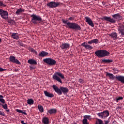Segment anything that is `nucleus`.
Here are the masks:
<instances>
[{"instance_id": "nucleus-36", "label": "nucleus", "mask_w": 124, "mask_h": 124, "mask_svg": "<svg viewBox=\"0 0 124 124\" xmlns=\"http://www.w3.org/2000/svg\"><path fill=\"white\" fill-rule=\"evenodd\" d=\"M18 45L21 46V47H24V44H23V42L21 41H18Z\"/></svg>"}, {"instance_id": "nucleus-28", "label": "nucleus", "mask_w": 124, "mask_h": 124, "mask_svg": "<svg viewBox=\"0 0 124 124\" xmlns=\"http://www.w3.org/2000/svg\"><path fill=\"white\" fill-rule=\"evenodd\" d=\"M38 108L41 113H43V112H44V108H43V107L42 106H38Z\"/></svg>"}, {"instance_id": "nucleus-8", "label": "nucleus", "mask_w": 124, "mask_h": 124, "mask_svg": "<svg viewBox=\"0 0 124 124\" xmlns=\"http://www.w3.org/2000/svg\"><path fill=\"white\" fill-rule=\"evenodd\" d=\"M61 4H62L61 2L51 1L47 3L46 5L49 8H56V7H58Z\"/></svg>"}, {"instance_id": "nucleus-42", "label": "nucleus", "mask_w": 124, "mask_h": 124, "mask_svg": "<svg viewBox=\"0 0 124 124\" xmlns=\"http://www.w3.org/2000/svg\"><path fill=\"white\" fill-rule=\"evenodd\" d=\"M5 69H2L0 67V72H1L2 71H5Z\"/></svg>"}, {"instance_id": "nucleus-26", "label": "nucleus", "mask_w": 124, "mask_h": 124, "mask_svg": "<svg viewBox=\"0 0 124 124\" xmlns=\"http://www.w3.org/2000/svg\"><path fill=\"white\" fill-rule=\"evenodd\" d=\"M3 97H4L2 96V95H0V102L3 104H5V100H4Z\"/></svg>"}, {"instance_id": "nucleus-12", "label": "nucleus", "mask_w": 124, "mask_h": 124, "mask_svg": "<svg viewBox=\"0 0 124 124\" xmlns=\"http://www.w3.org/2000/svg\"><path fill=\"white\" fill-rule=\"evenodd\" d=\"M60 47L62 50H68L70 47V44L66 43H62Z\"/></svg>"}, {"instance_id": "nucleus-41", "label": "nucleus", "mask_w": 124, "mask_h": 124, "mask_svg": "<svg viewBox=\"0 0 124 124\" xmlns=\"http://www.w3.org/2000/svg\"><path fill=\"white\" fill-rule=\"evenodd\" d=\"M16 112H17L18 113H20V114H22L23 110H20V109H16Z\"/></svg>"}, {"instance_id": "nucleus-15", "label": "nucleus", "mask_w": 124, "mask_h": 124, "mask_svg": "<svg viewBox=\"0 0 124 124\" xmlns=\"http://www.w3.org/2000/svg\"><path fill=\"white\" fill-rule=\"evenodd\" d=\"M38 56L39 57H41L42 58H44V57H48L49 56V53L44 51H42L39 53Z\"/></svg>"}, {"instance_id": "nucleus-30", "label": "nucleus", "mask_w": 124, "mask_h": 124, "mask_svg": "<svg viewBox=\"0 0 124 124\" xmlns=\"http://www.w3.org/2000/svg\"><path fill=\"white\" fill-rule=\"evenodd\" d=\"M0 7H6V5L3 3V1L0 0Z\"/></svg>"}, {"instance_id": "nucleus-33", "label": "nucleus", "mask_w": 124, "mask_h": 124, "mask_svg": "<svg viewBox=\"0 0 124 124\" xmlns=\"http://www.w3.org/2000/svg\"><path fill=\"white\" fill-rule=\"evenodd\" d=\"M93 43H95V44H97L98 43V40L97 39H94L92 40Z\"/></svg>"}, {"instance_id": "nucleus-23", "label": "nucleus", "mask_w": 124, "mask_h": 124, "mask_svg": "<svg viewBox=\"0 0 124 124\" xmlns=\"http://www.w3.org/2000/svg\"><path fill=\"white\" fill-rule=\"evenodd\" d=\"M103 63H110V62H113V61L110 59H103L102 60Z\"/></svg>"}, {"instance_id": "nucleus-25", "label": "nucleus", "mask_w": 124, "mask_h": 124, "mask_svg": "<svg viewBox=\"0 0 124 124\" xmlns=\"http://www.w3.org/2000/svg\"><path fill=\"white\" fill-rule=\"evenodd\" d=\"M25 11L24 9H23L22 8H20L17 9V10L16 12V14H17V15H19L21 12H24Z\"/></svg>"}, {"instance_id": "nucleus-44", "label": "nucleus", "mask_w": 124, "mask_h": 124, "mask_svg": "<svg viewBox=\"0 0 124 124\" xmlns=\"http://www.w3.org/2000/svg\"><path fill=\"white\" fill-rule=\"evenodd\" d=\"M88 44H93V40H92L91 41H89L88 42Z\"/></svg>"}, {"instance_id": "nucleus-4", "label": "nucleus", "mask_w": 124, "mask_h": 124, "mask_svg": "<svg viewBox=\"0 0 124 124\" xmlns=\"http://www.w3.org/2000/svg\"><path fill=\"white\" fill-rule=\"evenodd\" d=\"M95 54L98 58H104V57L110 56V52L105 49H101L96 50Z\"/></svg>"}, {"instance_id": "nucleus-48", "label": "nucleus", "mask_w": 124, "mask_h": 124, "mask_svg": "<svg viewBox=\"0 0 124 124\" xmlns=\"http://www.w3.org/2000/svg\"><path fill=\"white\" fill-rule=\"evenodd\" d=\"M21 123L22 124H25V123L24 122V121H21Z\"/></svg>"}, {"instance_id": "nucleus-6", "label": "nucleus", "mask_w": 124, "mask_h": 124, "mask_svg": "<svg viewBox=\"0 0 124 124\" xmlns=\"http://www.w3.org/2000/svg\"><path fill=\"white\" fill-rule=\"evenodd\" d=\"M32 19L31 22L35 25H38L39 23L42 22V18L39 16H37L35 14L31 15Z\"/></svg>"}, {"instance_id": "nucleus-38", "label": "nucleus", "mask_w": 124, "mask_h": 124, "mask_svg": "<svg viewBox=\"0 0 124 124\" xmlns=\"http://www.w3.org/2000/svg\"><path fill=\"white\" fill-rule=\"evenodd\" d=\"M27 103L28 104H30V105H31V99H28L27 100Z\"/></svg>"}, {"instance_id": "nucleus-46", "label": "nucleus", "mask_w": 124, "mask_h": 124, "mask_svg": "<svg viewBox=\"0 0 124 124\" xmlns=\"http://www.w3.org/2000/svg\"><path fill=\"white\" fill-rule=\"evenodd\" d=\"M21 114H22V115H27V113L23 111V110H22V112H21Z\"/></svg>"}, {"instance_id": "nucleus-20", "label": "nucleus", "mask_w": 124, "mask_h": 124, "mask_svg": "<svg viewBox=\"0 0 124 124\" xmlns=\"http://www.w3.org/2000/svg\"><path fill=\"white\" fill-rule=\"evenodd\" d=\"M109 35L113 38L114 40H116L118 38V33L116 32H112Z\"/></svg>"}, {"instance_id": "nucleus-43", "label": "nucleus", "mask_w": 124, "mask_h": 124, "mask_svg": "<svg viewBox=\"0 0 124 124\" xmlns=\"http://www.w3.org/2000/svg\"><path fill=\"white\" fill-rule=\"evenodd\" d=\"M28 63L31 64V59L28 60Z\"/></svg>"}, {"instance_id": "nucleus-24", "label": "nucleus", "mask_w": 124, "mask_h": 124, "mask_svg": "<svg viewBox=\"0 0 124 124\" xmlns=\"http://www.w3.org/2000/svg\"><path fill=\"white\" fill-rule=\"evenodd\" d=\"M42 123L44 124H49V118L48 117H44L42 120Z\"/></svg>"}, {"instance_id": "nucleus-16", "label": "nucleus", "mask_w": 124, "mask_h": 124, "mask_svg": "<svg viewBox=\"0 0 124 124\" xmlns=\"http://www.w3.org/2000/svg\"><path fill=\"white\" fill-rule=\"evenodd\" d=\"M119 33H120L122 36H124V26L121 25L118 28Z\"/></svg>"}, {"instance_id": "nucleus-29", "label": "nucleus", "mask_w": 124, "mask_h": 124, "mask_svg": "<svg viewBox=\"0 0 124 124\" xmlns=\"http://www.w3.org/2000/svg\"><path fill=\"white\" fill-rule=\"evenodd\" d=\"M84 119H86V120H89L91 121L92 120V116L91 115H84L83 116Z\"/></svg>"}, {"instance_id": "nucleus-39", "label": "nucleus", "mask_w": 124, "mask_h": 124, "mask_svg": "<svg viewBox=\"0 0 124 124\" xmlns=\"http://www.w3.org/2000/svg\"><path fill=\"white\" fill-rule=\"evenodd\" d=\"M31 52H33V53H34L35 55H37V51L34 50V49L31 48Z\"/></svg>"}, {"instance_id": "nucleus-11", "label": "nucleus", "mask_w": 124, "mask_h": 124, "mask_svg": "<svg viewBox=\"0 0 124 124\" xmlns=\"http://www.w3.org/2000/svg\"><path fill=\"white\" fill-rule=\"evenodd\" d=\"M9 61L11 62H13V63H16V64H18L19 65H20L21 62L18 60V59H16L15 57L13 56H10L9 58Z\"/></svg>"}, {"instance_id": "nucleus-32", "label": "nucleus", "mask_w": 124, "mask_h": 124, "mask_svg": "<svg viewBox=\"0 0 124 124\" xmlns=\"http://www.w3.org/2000/svg\"><path fill=\"white\" fill-rule=\"evenodd\" d=\"M82 124H89V122H88V119L84 118L82 120Z\"/></svg>"}, {"instance_id": "nucleus-47", "label": "nucleus", "mask_w": 124, "mask_h": 124, "mask_svg": "<svg viewBox=\"0 0 124 124\" xmlns=\"http://www.w3.org/2000/svg\"><path fill=\"white\" fill-rule=\"evenodd\" d=\"M34 101L33 99H31V105L33 104Z\"/></svg>"}, {"instance_id": "nucleus-51", "label": "nucleus", "mask_w": 124, "mask_h": 124, "mask_svg": "<svg viewBox=\"0 0 124 124\" xmlns=\"http://www.w3.org/2000/svg\"><path fill=\"white\" fill-rule=\"evenodd\" d=\"M1 42V39L0 38V43Z\"/></svg>"}, {"instance_id": "nucleus-49", "label": "nucleus", "mask_w": 124, "mask_h": 124, "mask_svg": "<svg viewBox=\"0 0 124 124\" xmlns=\"http://www.w3.org/2000/svg\"><path fill=\"white\" fill-rule=\"evenodd\" d=\"M6 112H9V109H8V108L6 109Z\"/></svg>"}, {"instance_id": "nucleus-19", "label": "nucleus", "mask_w": 124, "mask_h": 124, "mask_svg": "<svg viewBox=\"0 0 124 124\" xmlns=\"http://www.w3.org/2000/svg\"><path fill=\"white\" fill-rule=\"evenodd\" d=\"M11 37L14 39H16V40H18V39H19V36L17 33H12L11 35Z\"/></svg>"}, {"instance_id": "nucleus-2", "label": "nucleus", "mask_w": 124, "mask_h": 124, "mask_svg": "<svg viewBox=\"0 0 124 124\" xmlns=\"http://www.w3.org/2000/svg\"><path fill=\"white\" fill-rule=\"evenodd\" d=\"M52 88L53 90H54L55 93H57L59 95H62V93L63 94H65V93H67L69 90H68V88L67 87H60V88H59L58 86L56 85H53Z\"/></svg>"}, {"instance_id": "nucleus-27", "label": "nucleus", "mask_w": 124, "mask_h": 124, "mask_svg": "<svg viewBox=\"0 0 124 124\" xmlns=\"http://www.w3.org/2000/svg\"><path fill=\"white\" fill-rule=\"evenodd\" d=\"M31 64H32V66H31V68L32 69L33 68H35V66H32V64H34L35 65H36V64H37V62H36V61L31 59Z\"/></svg>"}, {"instance_id": "nucleus-9", "label": "nucleus", "mask_w": 124, "mask_h": 124, "mask_svg": "<svg viewBox=\"0 0 124 124\" xmlns=\"http://www.w3.org/2000/svg\"><path fill=\"white\" fill-rule=\"evenodd\" d=\"M110 113H109V111L108 110H106L105 111H103V112H99L97 114V116L99 117V118H101V119H106Z\"/></svg>"}, {"instance_id": "nucleus-10", "label": "nucleus", "mask_w": 124, "mask_h": 124, "mask_svg": "<svg viewBox=\"0 0 124 124\" xmlns=\"http://www.w3.org/2000/svg\"><path fill=\"white\" fill-rule=\"evenodd\" d=\"M0 16L2 19L6 20L8 18V12L2 9H0Z\"/></svg>"}, {"instance_id": "nucleus-21", "label": "nucleus", "mask_w": 124, "mask_h": 124, "mask_svg": "<svg viewBox=\"0 0 124 124\" xmlns=\"http://www.w3.org/2000/svg\"><path fill=\"white\" fill-rule=\"evenodd\" d=\"M106 76H108L111 80H114V79L116 78V77H114L113 74L107 72Z\"/></svg>"}, {"instance_id": "nucleus-13", "label": "nucleus", "mask_w": 124, "mask_h": 124, "mask_svg": "<svg viewBox=\"0 0 124 124\" xmlns=\"http://www.w3.org/2000/svg\"><path fill=\"white\" fill-rule=\"evenodd\" d=\"M85 21L86 23H88V24L91 26V27H94V24H93V20H92V19L91 18L86 16L85 17Z\"/></svg>"}, {"instance_id": "nucleus-50", "label": "nucleus", "mask_w": 124, "mask_h": 124, "mask_svg": "<svg viewBox=\"0 0 124 124\" xmlns=\"http://www.w3.org/2000/svg\"><path fill=\"white\" fill-rule=\"evenodd\" d=\"M3 105V104H1V103H0V106H2Z\"/></svg>"}, {"instance_id": "nucleus-34", "label": "nucleus", "mask_w": 124, "mask_h": 124, "mask_svg": "<svg viewBox=\"0 0 124 124\" xmlns=\"http://www.w3.org/2000/svg\"><path fill=\"white\" fill-rule=\"evenodd\" d=\"M2 108H3V109H8V107H7V104H5L4 105H2Z\"/></svg>"}, {"instance_id": "nucleus-22", "label": "nucleus", "mask_w": 124, "mask_h": 124, "mask_svg": "<svg viewBox=\"0 0 124 124\" xmlns=\"http://www.w3.org/2000/svg\"><path fill=\"white\" fill-rule=\"evenodd\" d=\"M48 113L50 114H57V109L56 108H51L48 110Z\"/></svg>"}, {"instance_id": "nucleus-40", "label": "nucleus", "mask_w": 124, "mask_h": 124, "mask_svg": "<svg viewBox=\"0 0 124 124\" xmlns=\"http://www.w3.org/2000/svg\"><path fill=\"white\" fill-rule=\"evenodd\" d=\"M0 116H5V113L4 112L0 111Z\"/></svg>"}, {"instance_id": "nucleus-53", "label": "nucleus", "mask_w": 124, "mask_h": 124, "mask_svg": "<svg viewBox=\"0 0 124 124\" xmlns=\"http://www.w3.org/2000/svg\"><path fill=\"white\" fill-rule=\"evenodd\" d=\"M116 71H119V70H117Z\"/></svg>"}, {"instance_id": "nucleus-35", "label": "nucleus", "mask_w": 124, "mask_h": 124, "mask_svg": "<svg viewBox=\"0 0 124 124\" xmlns=\"http://www.w3.org/2000/svg\"><path fill=\"white\" fill-rule=\"evenodd\" d=\"M14 20H9L8 21V23H9V24H11V25H13V24H14Z\"/></svg>"}, {"instance_id": "nucleus-18", "label": "nucleus", "mask_w": 124, "mask_h": 124, "mask_svg": "<svg viewBox=\"0 0 124 124\" xmlns=\"http://www.w3.org/2000/svg\"><path fill=\"white\" fill-rule=\"evenodd\" d=\"M44 94L46 97H50L52 98V97H54V94L50 93V92H47V91H44Z\"/></svg>"}, {"instance_id": "nucleus-5", "label": "nucleus", "mask_w": 124, "mask_h": 124, "mask_svg": "<svg viewBox=\"0 0 124 124\" xmlns=\"http://www.w3.org/2000/svg\"><path fill=\"white\" fill-rule=\"evenodd\" d=\"M60 77H61V79H64V76L62 74L61 72H56L53 75L52 78L53 80H55L61 84H62V81Z\"/></svg>"}, {"instance_id": "nucleus-37", "label": "nucleus", "mask_w": 124, "mask_h": 124, "mask_svg": "<svg viewBox=\"0 0 124 124\" xmlns=\"http://www.w3.org/2000/svg\"><path fill=\"white\" fill-rule=\"evenodd\" d=\"M78 82L80 83V84H84V83H85V81L83 79H79L78 80Z\"/></svg>"}, {"instance_id": "nucleus-17", "label": "nucleus", "mask_w": 124, "mask_h": 124, "mask_svg": "<svg viewBox=\"0 0 124 124\" xmlns=\"http://www.w3.org/2000/svg\"><path fill=\"white\" fill-rule=\"evenodd\" d=\"M81 46L84 47L85 49H88V50H92V49H93V47L88 44H87L86 42H84L81 44Z\"/></svg>"}, {"instance_id": "nucleus-3", "label": "nucleus", "mask_w": 124, "mask_h": 124, "mask_svg": "<svg viewBox=\"0 0 124 124\" xmlns=\"http://www.w3.org/2000/svg\"><path fill=\"white\" fill-rule=\"evenodd\" d=\"M63 24H66L68 28L71 30H74L76 31H81V26L76 23L67 22V20H62Z\"/></svg>"}, {"instance_id": "nucleus-45", "label": "nucleus", "mask_w": 124, "mask_h": 124, "mask_svg": "<svg viewBox=\"0 0 124 124\" xmlns=\"http://www.w3.org/2000/svg\"><path fill=\"white\" fill-rule=\"evenodd\" d=\"M74 18L72 17H70L68 18V20H70V21H72L73 20Z\"/></svg>"}, {"instance_id": "nucleus-7", "label": "nucleus", "mask_w": 124, "mask_h": 124, "mask_svg": "<svg viewBox=\"0 0 124 124\" xmlns=\"http://www.w3.org/2000/svg\"><path fill=\"white\" fill-rule=\"evenodd\" d=\"M43 62L48 64V65H56V63H57V61L56 60L51 58H47L43 59Z\"/></svg>"}, {"instance_id": "nucleus-1", "label": "nucleus", "mask_w": 124, "mask_h": 124, "mask_svg": "<svg viewBox=\"0 0 124 124\" xmlns=\"http://www.w3.org/2000/svg\"><path fill=\"white\" fill-rule=\"evenodd\" d=\"M112 16L113 17L112 18L110 17L105 16L103 17V19L105 21L111 23V24H115L116 21H122L123 20V16L119 13L113 15Z\"/></svg>"}, {"instance_id": "nucleus-14", "label": "nucleus", "mask_w": 124, "mask_h": 124, "mask_svg": "<svg viewBox=\"0 0 124 124\" xmlns=\"http://www.w3.org/2000/svg\"><path fill=\"white\" fill-rule=\"evenodd\" d=\"M115 79L121 82L122 84H124V76L122 75H118L115 76Z\"/></svg>"}, {"instance_id": "nucleus-31", "label": "nucleus", "mask_w": 124, "mask_h": 124, "mask_svg": "<svg viewBox=\"0 0 124 124\" xmlns=\"http://www.w3.org/2000/svg\"><path fill=\"white\" fill-rule=\"evenodd\" d=\"M123 99H124V98L122 96H120L116 98V99L115 100V101L116 102H118L119 100H123Z\"/></svg>"}, {"instance_id": "nucleus-52", "label": "nucleus", "mask_w": 124, "mask_h": 124, "mask_svg": "<svg viewBox=\"0 0 124 124\" xmlns=\"http://www.w3.org/2000/svg\"><path fill=\"white\" fill-rule=\"evenodd\" d=\"M30 69H31V66H30Z\"/></svg>"}, {"instance_id": "nucleus-54", "label": "nucleus", "mask_w": 124, "mask_h": 124, "mask_svg": "<svg viewBox=\"0 0 124 124\" xmlns=\"http://www.w3.org/2000/svg\"><path fill=\"white\" fill-rule=\"evenodd\" d=\"M24 124H27L26 123H24Z\"/></svg>"}]
</instances>
